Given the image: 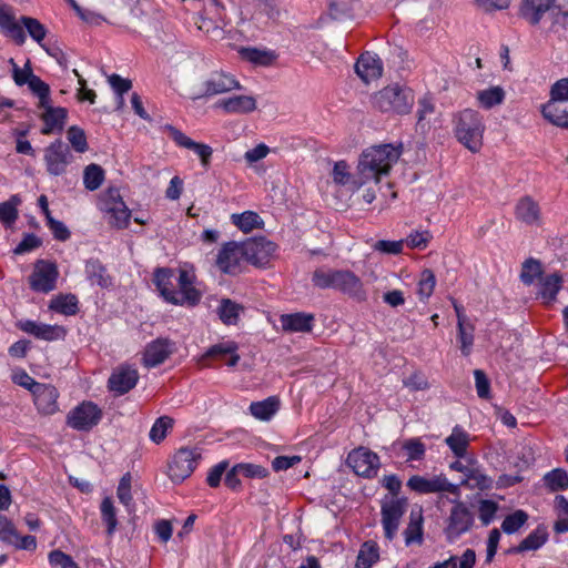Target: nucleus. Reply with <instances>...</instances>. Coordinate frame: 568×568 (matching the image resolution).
Masks as SVG:
<instances>
[{
	"label": "nucleus",
	"mask_w": 568,
	"mask_h": 568,
	"mask_svg": "<svg viewBox=\"0 0 568 568\" xmlns=\"http://www.w3.org/2000/svg\"><path fill=\"white\" fill-rule=\"evenodd\" d=\"M469 442V434L459 425H456L453 428L452 434L445 438L446 445L457 458H463L466 456Z\"/></svg>",
	"instance_id": "72a5a7b5"
},
{
	"label": "nucleus",
	"mask_w": 568,
	"mask_h": 568,
	"mask_svg": "<svg viewBox=\"0 0 568 568\" xmlns=\"http://www.w3.org/2000/svg\"><path fill=\"white\" fill-rule=\"evenodd\" d=\"M131 481L132 476L130 473H125L119 483L118 489H116V496L119 500L129 509L133 505V497L131 494Z\"/></svg>",
	"instance_id": "e2e57ef3"
},
{
	"label": "nucleus",
	"mask_w": 568,
	"mask_h": 568,
	"mask_svg": "<svg viewBox=\"0 0 568 568\" xmlns=\"http://www.w3.org/2000/svg\"><path fill=\"white\" fill-rule=\"evenodd\" d=\"M355 72L365 83H369L382 77L383 62L376 54L365 52L357 59Z\"/></svg>",
	"instance_id": "393cba45"
},
{
	"label": "nucleus",
	"mask_w": 568,
	"mask_h": 568,
	"mask_svg": "<svg viewBox=\"0 0 568 568\" xmlns=\"http://www.w3.org/2000/svg\"><path fill=\"white\" fill-rule=\"evenodd\" d=\"M70 148L61 140H55L44 149V162L49 174L59 176L67 172L71 163Z\"/></svg>",
	"instance_id": "dca6fc26"
},
{
	"label": "nucleus",
	"mask_w": 568,
	"mask_h": 568,
	"mask_svg": "<svg viewBox=\"0 0 568 568\" xmlns=\"http://www.w3.org/2000/svg\"><path fill=\"white\" fill-rule=\"evenodd\" d=\"M504 99L505 91L500 87H491L477 93L479 104L487 110L501 104Z\"/></svg>",
	"instance_id": "49530a36"
},
{
	"label": "nucleus",
	"mask_w": 568,
	"mask_h": 568,
	"mask_svg": "<svg viewBox=\"0 0 568 568\" xmlns=\"http://www.w3.org/2000/svg\"><path fill=\"white\" fill-rule=\"evenodd\" d=\"M400 148L393 144L373 146L363 152L357 165L358 181H354L357 187L374 180L379 182L383 175H387L400 156Z\"/></svg>",
	"instance_id": "7ed1b4c3"
},
{
	"label": "nucleus",
	"mask_w": 568,
	"mask_h": 568,
	"mask_svg": "<svg viewBox=\"0 0 568 568\" xmlns=\"http://www.w3.org/2000/svg\"><path fill=\"white\" fill-rule=\"evenodd\" d=\"M517 221L528 226H539L542 222L541 209L530 195L520 197L514 209Z\"/></svg>",
	"instance_id": "5701e85b"
},
{
	"label": "nucleus",
	"mask_w": 568,
	"mask_h": 568,
	"mask_svg": "<svg viewBox=\"0 0 568 568\" xmlns=\"http://www.w3.org/2000/svg\"><path fill=\"white\" fill-rule=\"evenodd\" d=\"M24 30L32 40L43 47L42 41L48 32L45 26L38 19L28 16L17 19L14 8L0 0V32L17 45H22L27 40Z\"/></svg>",
	"instance_id": "f03ea898"
},
{
	"label": "nucleus",
	"mask_w": 568,
	"mask_h": 568,
	"mask_svg": "<svg viewBox=\"0 0 568 568\" xmlns=\"http://www.w3.org/2000/svg\"><path fill=\"white\" fill-rule=\"evenodd\" d=\"M541 114L552 125L568 129L567 102H547L541 106Z\"/></svg>",
	"instance_id": "c756f323"
},
{
	"label": "nucleus",
	"mask_w": 568,
	"mask_h": 568,
	"mask_svg": "<svg viewBox=\"0 0 568 568\" xmlns=\"http://www.w3.org/2000/svg\"><path fill=\"white\" fill-rule=\"evenodd\" d=\"M49 562L52 566H60L61 568H80L70 555L59 549L52 550L49 554Z\"/></svg>",
	"instance_id": "774afa93"
},
{
	"label": "nucleus",
	"mask_w": 568,
	"mask_h": 568,
	"mask_svg": "<svg viewBox=\"0 0 568 568\" xmlns=\"http://www.w3.org/2000/svg\"><path fill=\"white\" fill-rule=\"evenodd\" d=\"M27 84L30 91L39 98L38 106H43L50 102V87L38 75H32Z\"/></svg>",
	"instance_id": "5fc2aeb1"
},
{
	"label": "nucleus",
	"mask_w": 568,
	"mask_h": 568,
	"mask_svg": "<svg viewBox=\"0 0 568 568\" xmlns=\"http://www.w3.org/2000/svg\"><path fill=\"white\" fill-rule=\"evenodd\" d=\"M241 54L245 60L260 65H268L274 59L272 52L256 48H243Z\"/></svg>",
	"instance_id": "6e6d98bb"
},
{
	"label": "nucleus",
	"mask_w": 568,
	"mask_h": 568,
	"mask_svg": "<svg viewBox=\"0 0 568 568\" xmlns=\"http://www.w3.org/2000/svg\"><path fill=\"white\" fill-rule=\"evenodd\" d=\"M338 272L339 270L318 267L312 274V283L321 290H335Z\"/></svg>",
	"instance_id": "ea45409f"
},
{
	"label": "nucleus",
	"mask_w": 568,
	"mask_h": 568,
	"mask_svg": "<svg viewBox=\"0 0 568 568\" xmlns=\"http://www.w3.org/2000/svg\"><path fill=\"white\" fill-rule=\"evenodd\" d=\"M0 540L7 545L19 541V532L14 524L7 516L0 514Z\"/></svg>",
	"instance_id": "bf43d9fd"
},
{
	"label": "nucleus",
	"mask_w": 568,
	"mask_h": 568,
	"mask_svg": "<svg viewBox=\"0 0 568 568\" xmlns=\"http://www.w3.org/2000/svg\"><path fill=\"white\" fill-rule=\"evenodd\" d=\"M519 17L534 27L549 22L548 31L560 33L568 28V0H523Z\"/></svg>",
	"instance_id": "f257e3e1"
},
{
	"label": "nucleus",
	"mask_w": 568,
	"mask_h": 568,
	"mask_svg": "<svg viewBox=\"0 0 568 568\" xmlns=\"http://www.w3.org/2000/svg\"><path fill=\"white\" fill-rule=\"evenodd\" d=\"M406 545L423 542V516L420 513L410 514L409 523L404 531Z\"/></svg>",
	"instance_id": "37998d69"
},
{
	"label": "nucleus",
	"mask_w": 568,
	"mask_h": 568,
	"mask_svg": "<svg viewBox=\"0 0 568 568\" xmlns=\"http://www.w3.org/2000/svg\"><path fill=\"white\" fill-rule=\"evenodd\" d=\"M17 327L38 339L48 342L64 339L67 329L61 325L37 323L31 320L19 321Z\"/></svg>",
	"instance_id": "aec40b11"
},
{
	"label": "nucleus",
	"mask_w": 568,
	"mask_h": 568,
	"mask_svg": "<svg viewBox=\"0 0 568 568\" xmlns=\"http://www.w3.org/2000/svg\"><path fill=\"white\" fill-rule=\"evenodd\" d=\"M280 400L275 396H270L261 402H253L250 405L251 414L260 420H270L278 410Z\"/></svg>",
	"instance_id": "e433bc0d"
},
{
	"label": "nucleus",
	"mask_w": 568,
	"mask_h": 568,
	"mask_svg": "<svg viewBox=\"0 0 568 568\" xmlns=\"http://www.w3.org/2000/svg\"><path fill=\"white\" fill-rule=\"evenodd\" d=\"M402 449L407 455V462L423 460L426 454V446L418 437L405 439Z\"/></svg>",
	"instance_id": "09e8293b"
},
{
	"label": "nucleus",
	"mask_w": 568,
	"mask_h": 568,
	"mask_svg": "<svg viewBox=\"0 0 568 568\" xmlns=\"http://www.w3.org/2000/svg\"><path fill=\"white\" fill-rule=\"evenodd\" d=\"M18 203L19 199L17 195H13L9 201L0 203V221L7 227H10L12 224H14L18 219Z\"/></svg>",
	"instance_id": "864d4df0"
},
{
	"label": "nucleus",
	"mask_w": 568,
	"mask_h": 568,
	"mask_svg": "<svg viewBox=\"0 0 568 568\" xmlns=\"http://www.w3.org/2000/svg\"><path fill=\"white\" fill-rule=\"evenodd\" d=\"M346 463L356 475L364 478L375 477L381 466L378 455L365 447L353 449L348 454Z\"/></svg>",
	"instance_id": "4468645a"
},
{
	"label": "nucleus",
	"mask_w": 568,
	"mask_h": 568,
	"mask_svg": "<svg viewBox=\"0 0 568 568\" xmlns=\"http://www.w3.org/2000/svg\"><path fill=\"white\" fill-rule=\"evenodd\" d=\"M138 381L139 373L134 367L121 365L109 377L108 387L115 395L121 396L134 388Z\"/></svg>",
	"instance_id": "6ab92c4d"
},
{
	"label": "nucleus",
	"mask_w": 568,
	"mask_h": 568,
	"mask_svg": "<svg viewBox=\"0 0 568 568\" xmlns=\"http://www.w3.org/2000/svg\"><path fill=\"white\" fill-rule=\"evenodd\" d=\"M548 102H568V78L560 79L551 85Z\"/></svg>",
	"instance_id": "338daca9"
},
{
	"label": "nucleus",
	"mask_w": 568,
	"mask_h": 568,
	"mask_svg": "<svg viewBox=\"0 0 568 568\" xmlns=\"http://www.w3.org/2000/svg\"><path fill=\"white\" fill-rule=\"evenodd\" d=\"M379 560V547L374 540H366L358 550L355 568H372Z\"/></svg>",
	"instance_id": "f704fd0d"
},
{
	"label": "nucleus",
	"mask_w": 568,
	"mask_h": 568,
	"mask_svg": "<svg viewBox=\"0 0 568 568\" xmlns=\"http://www.w3.org/2000/svg\"><path fill=\"white\" fill-rule=\"evenodd\" d=\"M85 276L91 285H98L101 288H108L112 285V277L108 273L106 267L98 258L87 261Z\"/></svg>",
	"instance_id": "2f4dec72"
},
{
	"label": "nucleus",
	"mask_w": 568,
	"mask_h": 568,
	"mask_svg": "<svg viewBox=\"0 0 568 568\" xmlns=\"http://www.w3.org/2000/svg\"><path fill=\"white\" fill-rule=\"evenodd\" d=\"M231 220L241 231L248 233L263 225V220L253 211H245L241 214H232Z\"/></svg>",
	"instance_id": "a19ab883"
},
{
	"label": "nucleus",
	"mask_w": 568,
	"mask_h": 568,
	"mask_svg": "<svg viewBox=\"0 0 568 568\" xmlns=\"http://www.w3.org/2000/svg\"><path fill=\"white\" fill-rule=\"evenodd\" d=\"M67 138L71 146L79 153L88 151L89 145L87 142V135L83 129L72 125L67 131Z\"/></svg>",
	"instance_id": "13d9d810"
},
{
	"label": "nucleus",
	"mask_w": 568,
	"mask_h": 568,
	"mask_svg": "<svg viewBox=\"0 0 568 568\" xmlns=\"http://www.w3.org/2000/svg\"><path fill=\"white\" fill-rule=\"evenodd\" d=\"M332 178H333V181L338 185H342V186L352 185L355 189H358L354 183V181H358V176L354 178L352 175V173L349 171V165L347 164L346 161H343V160L337 161L334 164V168L332 171Z\"/></svg>",
	"instance_id": "de8ad7c7"
},
{
	"label": "nucleus",
	"mask_w": 568,
	"mask_h": 568,
	"mask_svg": "<svg viewBox=\"0 0 568 568\" xmlns=\"http://www.w3.org/2000/svg\"><path fill=\"white\" fill-rule=\"evenodd\" d=\"M9 63L12 65V79L14 83L19 87L27 84L30 81L31 77L34 75L30 60H27L24 67L21 69L11 58Z\"/></svg>",
	"instance_id": "69168bd1"
},
{
	"label": "nucleus",
	"mask_w": 568,
	"mask_h": 568,
	"mask_svg": "<svg viewBox=\"0 0 568 568\" xmlns=\"http://www.w3.org/2000/svg\"><path fill=\"white\" fill-rule=\"evenodd\" d=\"M39 108L44 109V112L41 114V120L44 123L41 129V133L49 135L53 132H61L68 118L67 109L62 106H52L50 105V102Z\"/></svg>",
	"instance_id": "a878e982"
},
{
	"label": "nucleus",
	"mask_w": 568,
	"mask_h": 568,
	"mask_svg": "<svg viewBox=\"0 0 568 568\" xmlns=\"http://www.w3.org/2000/svg\"><path fill=\"white\" fill-rule=\"evenodd\" d=\"M33 402L38 412L42 415H52L59 410L58 389L50 384H41L38 389H32Z\"/></svg>",
	"instance_id": "b1692460"
},
{
	"label": "nucleus",
	"mask_w": 568,
	"mask_h": 568,
	"mask_svg": "<svg viewBox=\"0 0 568 568\" xmlns=\"http://www.w3.org/2000/svg\"><path fill=\"white\" fill-rule=\"evenodd\" d=\"M436 277L432 270L426 268L420 274L418 282V295L420 300H427L434 292Z\"/></svg>",
	"instance_id": "680f3d73"
},
{
	"label": "nucleus",
	"mask_w": 568,
	"mask_h": 568,
	"mask_svg": "<svg viewBox=\"0 0 568 568\" xmlns=\"http://www.w3.org/2000/svg\"><path fill=\"white\" fill-rule=\"evenodd\" d=\"M164 130L169 132L170 138L178 146L192 150L200 158L202 166L209 169L213 154V149L209 144L193 141L181 130L171 124H166Z\"/></svg>",
	"instance_id": "f3484780"
},
{
	"label": "nucleus",
	"mask_w": 568,
	"mask_h": 568,
	"mask_svg": "<svg viewBox=\"0 0 568 568\" xmlns=\"http://www.w3.org/2000/svg\"><path fill=\"white\" fill-rule=\"evenodd\" d=\"M541 274V265L537 260L528 258L524 262L520 280L524 284L530 285Z\"/></svg>",
	"instance_id": "0e129e2a"
},
{
	"label": "nucleus",
	"mask_w": 568,
	"mask_h": 568,
	"mask_svg": "<svg viewBox=\"0 0 568 568\" xmlns=\"http://www.w3.org/2000/svg\"><path fill=\"white\" fill-rule=\"evenodd\" d=\"M454 503L449 516L446 519L444 534L449 542L457 540L462 535L468 532L474 525V514L467 505L460 500H452Z\"/></svg>",
	"instance_id": "0eeeda50"
},
{
	"label": "nucleus",
	"mask_w": 568,
	"mask_h": 568,
	"mask_svg": "<svg viewBox=\"0 0 568 568\" xmlns=\"http://www.w3.org/2000/svg\"><path fill=\"white\" fill-rule=\"evenodd\" d=\"M491 478L480 473L477 469H471V471L467 475V478H463L458 485L474 488L478 487L479 489H488L491 486Z\"/></svg>",
	"instance_id": "4d7b16f0"
},
{
	"label": "nucleus",
	"mask_w": 568,
	"mask_h": 568,
	"mask_svg": "<svg viewBox=\"0 0 568 568\" xmlns=\"http://www.w3.org/2000/svg\"><path fill=\"white\" fill-rule=\"evenodd\" d=\"M282 327L286 332H311L314 316L306 313L283 314L280 317Z\"/></svg>",
	"instance_id": "473e14b6"
},
{
	"label": "nucleus",
	"mask_w": 568,
	"mask_h": 568,
	"mask_svg": "<svg viewBox=\"0 0 568 568\" xmlns=\"http://www.w3.org/2000/svg\"><path fill=\"white\" fill-rule=\"evenodd\" d=\"M105 178V172L99 164L91 163L85 166L83 172V184L87 190L95 191L98 190Z\"/></svg>",
	"instance_id": "79ce46f5"
},
{
	"label": "nucleus",
	"mask_w": 568,
	"mask_h": 568,
	"mask_svg": "<svg viewBox=\"0 0 568 568\" xmlns=\"http://www.w3.org/2000/svg\"><path fill=\"white\" fill-rule=\"evenodd\" d=\"M243 311L244 307L241 304L230 298H223L217 308V314L223 324L236 325Z\"/></svg>",
	"instance_id": "4c0bfd02"
},
{
	"label": "nucleus",
	"mask_w": 568,
	"mask_h": 568,
	"mask_svg": "<svg viewBox=\"0 0 568 568\" xmlns=\"http://www.w3.org/2000/svg\"><path fill=\"white\" fill-rule=\"evenodd\" d=\"M101 519L106 525V535L112 536L118 526L116 510L110 497L103 498L101 506Z\"/></svg>",
	"instance_id": "a18cd8bd"
},
{
	"label": "nucleus",
	"mask_w": 568,
	"mask_h": 568,
	"mask_svg": "<svg viewBox=\"0 0 568 568\" xmlns=\"http://www.w3.org/2000/svg\"><path fill=\"white\" fill-rule=\"evenodd\" d=\"M335 290L357 302H365L367 300V293L362 280L348 270H339Z\"/></svg>",
	"instance_id": "4be33fe9"
},
{
	"label": "nucleus",
	"mask_w": 568,
	"mask_h": 568,
	"mask_svg": "<svg viewBox=\"0 0 568 568\" xmlns=\"http://www.w3.org/2000/svg\"><path fill=\"white\" fill-rule=\"evenodd\" d=\"M548 531L545 526H538L517 546L508 549V554H520L525 551L537 550L541 548L548 540Z\"/></svg>",
	"instance_id": "7c9ffc66"
},
{
	"label": "nucleus",
	"mask_w": 568,
	"mask_h": 568,
	"mask_svg": "<svg viewBox=\"0 0 568 568\" xmlns=\"http://www.w3.org/2000/svg\"><path fill=\"white\" fill-rule=\"evenodd\" d=\"M542 481L551 493L567 490L568 473L564 468H555L544 475Z\"/></svg>",
	"instance_id": "58836bf2"
},
{
	"label": "nucleus",
	"mask_w": 568,
	"mask_h": 568,
	"mask_svg": "<svg viewBox=\"0 0 568 568\" xmlns=\"http://www.w3.org/2000/svg\"><path fill=\"white\" fill-rule=\"evenodd\" d=\"M172 353V343L168 338H156L146 345L143 354L145 367H155L164 363Z\"/></svg>",
	"instance_id": "cd10ccee"
},
{
	"label": "nucleus",
	"mask_w": 568,
	"mask_h": 568,
	"mask_svg": "<svg viewBox=\"0 0 568 568\" xmlns=\"http://www.w3.org/2000/svg\"><path fill=\"white\" fill-rule=\"evenodd\" d=\"M372 104L384 113L407 114L414 105V94L409 88L395 83L376 92Z\"/></svg>",
	"instance_id": "39448f33"
},
{
	"label": "nucleus",
	"mask_w": 568,
	"mask_h": 568,
	"mask_svg": "<svg viewBox=\"0 0 568 568\" xmlns=\"http://www.w3.org/2000/svg\"><path fill=\"white\" fill-rule=\"evenodd\" d=\"M175 272L170 267H158L154 271L153 282L160 295L173 305L195 306L201 301V293L197 290H189L184 294H178L175 287Z\"/></svg>",
	"instance_id": "423d86ee"
},
{
	"label": "nucleus",
	"mask_w": 568,
	"mask_h": 568,
	"mask_svg": "<svg viewBox=\"0 0 568 568\" xmlns=\"http://www.w3.org/2000/svg\"><path fill=\"white\" fill-rule=\"evenodd\" d=\"M173 418L169 416L159 417L150 429V439L155 444H160L166 437V434L169 429L173 427Z\"/></svg>",
	"instance_id": "3c124183"
},
{
	"label": "nucleus",
	"mask_w": 568,
	"mask_h": 568,
	"mask_svg": "<svg viewBox=\"0 0 568 568\" xmlns=\"http://www.w3.org/2000/svg\"><path fill=\"white\" fill-rule=\"evenodd\" d=\"M454 132L457 140L469 151L478 152L483 145L485 124L479 112L465 109L454 116Z\"/></svg>",
	"instance_id": "20e7f679"
},
{
	"label": "nucleus",
	"mask_w": 568,
	"mask_h": 568,
	"mask_svg": "<svg viewBox=\"0 0 568 568\" xmlns=\"http://www.w3.org/2000/svg\"><path fill=\"white\" fill-rule=\"evenodd\" d=\"M561 287V277L557 274L546 276L539 287V294L547 301H554Z\"/></svg>",
	"instance_id": "603ef678"
},
{
	"label": "nucleus",
	"mask_w": 568,
	"mask_h": 568,
	"mask_svg": "<svg viewBox=\"0 0 568 568\" xmlns=\"http://www.w3.org/2000/svg\"><path fill=\"white\" fill-rule=\"evenodd\" d=\"M201 458V452L199 448L181 447L173 455L169 464V477L173 483H182L194 471L199 459Z\"/></svg>",
	"instance_id": "1a4fd4ad"
},
{
	"label": "nucleus",
	"mask_w": 568,
	"mask_h": 568,
	"mask_svg": "<svg viewBox=\"0 0 568 568\" xmlns=\"http://www.w3.org/2000/svg\"><path fill=\"white\" fill-rule=\"evenodd\" d=\"M244 258L241 243L227 242L220 250L216 265L221 272L235 275L240 272L241 261Z\"/></svg>",
	"instance_id": "a211bd4d"
},
{
	"label": "nucleus",
	"mask_w": 568,
	"mask_h": 568,
	"mask_svg": "<svg viewBox=\"0 0 568 568\" xmlns=\"http://www.w3.org/2000/svg\"><path fill=\"white\" fill-rule=\"evenodd\" d=\"M204 91L201 97H213L232 90H240V82L230 73L214 71L203 83Z\"/></svg>",
	"instance_id": "412c9836"
},
{
	"label": "nucleus",
	"mask_w": 568,
	"mask_h": 568,
	"mask_svg": "<svg viewBox=\"0 0 568 568\" xmlns=\"http://www.w3.org/2000/svg\"><path fill=\"white\" fill-rule=\"evenodd\" d=\"M101 210L109 215V224L116 229L129 225L131 211L121 197L116 187H109L101 197Z\"/></svg>",
	"instance_id": "6e6552de"
},
{
	"label": "nucleus",
	"mask_w": 568,
	"mask_h": 568,
	"mask_svg": "<svg viewBox=\"0 0 568 568\" xmlns=\"http://www.w3.org/2000/svg\"><path fill=\"white\" fill-rule=\"evenodd\" d=\"M101 408L90 400H84L67 416V425L79 432H89L102 419Z\"/></svg>",
	"instance_id": "9d476101"
},
{
	"label": "nucleus",
	"mask_w": 568,
	"mask_h": 568,
	"mask_svg": "<svg viewBox=\"0 0 568 568\" xmlns=\"http://www.w3.org/2000/svg\"><path fill=\"white\" fill-rule=\"evenodd\" d=\"M458 341L460 342V351L463 355L468 356L474 344V326L466 323H457Z\"/></svg>",
	"instance_id": "052dcab7"
},
{
	"label": "nucleus",
	"mask_w": 568,
	"mask_h": 568,
	"mask_svg": "<svg viewBox=\"0 0 568 568\" xmlns=\"http://www.w3.org/2000/svg\"><path fill=\"white\" fill-rule=\"evenodd\" d=\"M407 508V498H390L383 499L381 505L382 526L384 536L387 540L392 541L396 535Z\"/></svg>",
	"instance_id": "9b49d317"
},
{
	"label": "nucleus",
	"mask_w": 568,
	"mask_h": 568,
	"mask_svg": "<svg viewBox=\"0 0 568 568\" xmlns=\"http://www.w3.org/2000/svg\"><path fill=\"white\" fill-rule=\"evenodd\" d=\"M237 349L239 345L234 341L217 343L206 349L201 361L206 362L209 359H224L226 356H229L226 365L229 367H234L241 359L240 355L237 354Z\"/></svg>",
	"instance_id": "bb28decb"
},
{
	"label": "nucleus",
	"mask_w": 568,
	"mask_h": 568,
	"mask_svg": "<svg viewBox=\"0 0 568 568\" xmlns=\"http://www.w3.org/2000/svg\"><path fill=\"white\" fill-rule=\"evenodd\" d=\"M407 487L418 494H433L447 491L456 498L460 497V485L450 483L443 474L434 476L433 478H425L419 475H414L407 480Z\"/></svg>",
	"instance_id": "f8f14e48"
},
{
	"label": "nucleus",
	"mask_w": 568,
	"mask_h": 568,
	"mask_svg": "<svg viewBox=\"0 0 568 568\" xmlns=\"http://www.w3.org/2000/svg\"><path fill=\"white\" fill-rule=\"evenodd\" d=\"M59 272L54 263L38 260L33 272L29 276L30 288L39 293H49L55 288Z\"/></svg>",
	"instance_id": "2eb2a0df"
},
{
	"label": "nucleus",
	"mask_w": 568,
	"mask_h": 568,
	"mask_svg": "<svg viewBox=\"0 0 568 568\" xmlns=\"http://www.w3.org/2000/svg\"><path fill=\"white\" fill-rule=\"evenodd\" d=\"M241 246L244 260L258 267H263L268 264L277 248V245L274 242L263 236L242 242Z\"/></svg>",
	"instance_id": "ddd939ff"
},
{
	"label": "nucleus",
	"mask_w": 568,
	"mask_h": 568,
	"mask_svg": "<svg viewBox=\"0 0 568 568\" xmlns=\"http://www.w3.org/2000/svg\"><path fill=\"white\" fill-rule=\"evenodd\" d=\"M49 308L65 316L79 312V301L73 294H59L50 301Z\"/></svg>",
	"instance_id": "c9c22d12"
},
{
	"label": "nucleus",
	"mask_w": 568,
	"mask_h": 568,
	"mask_svg": "<svg viewBox=\"0 0 568 568\" xmlns=\"http://www.w3.org/2000/svg\"><path fill=\"white\" fill-rule=\"evenodd\" d=\"M216 106L225 113L246 114L256 109V100L251 95H234L217 101Z\"/></svg>",
	"instance_id": "c85d7f7f"
},
{
	"label": "nucleus",
	"mask_w": 568,
	"mask_h": 568,
	"mask_svg": "<svg viewBox=\"0 0 568 568\" xmlns=\"http://www.w3.org/2000/svg\"><path fill=\"white\" fill-rule=\"evenodd\" d=\"M555 509L558 514V519L554 524V531L556 534H564L568 531V499L562 495H557L554 500Z\"/></svg>",
	"instance_id": "c03bdc74"
},
{
	"label": "nucleus",
	"mask_w": 568,
	"mask_h": 568,
	"mask_svg": "<svg viewBox=\"0 0 568 568\" xmlns=\"http://www.w3.org/2000/svg\"><path fill=\"white\" fill-rule=\"evenodd\" d=\"M528 520V514L518 509L505 517L501 523V529L505 534L511 535L517 532Z\"/></svg>",
	"instance_id": "8fccbe9b"
}]
</instances>
